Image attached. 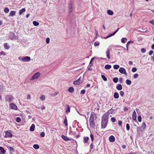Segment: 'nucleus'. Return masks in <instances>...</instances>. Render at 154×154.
Segmentation results:
<instances>
[{
    "label": "nucleus",
    "mask_w": 154,
    "mask_h": 154,
    "mask_svg": "<svg viewBox=\"0 0 154 154\" xmlns=\"http://www.w3.org/2000/svg\"><path fill=\"white\" fill-rule=\"evenodd\" d=\"M116 89L118 90H121L122 88V87L121 84H119L117 85L116 87Z\"/></svg>",
    "instance_id": "nucleus-14"
},
{
    "label": "nucleus",
    "mask_w": 154,
    "mask_h": 154,
    "mask_svg": "<svg viewBox=\"0 0 154 154\" xmlns=\"http://www.w3.org/2000/svg\"><path fill=\"white\" fill-rule=\"evenodd\" d=\"M6 101L9 102V103L11 102L14 99L13 97L12 96H9V95H7L5 97Z\"/></svg>",
    "instance_id": "nucleus-4"
},
{
    "label": "nucleus",
    "mask_w": 154,
    "mask_h": 154,
    "mask_svg": "<svg viewBox=\"0 0 154 154\" xmlns=\"http://www.w3.org/2000/svg\"><path fill=\"white\" fill-rule=\"evenodd\" d=\"M26 11V9L25 8H23L20 10L19 11V14L21 15L24 12Z\"/></svg>",
    "instance_id": "nucleus-21"
},
{
    "label": "nucleus",
    "mask_w": 154,
    "mask_h": 154,
    "mask_svg": "<svg viewBox=\"0 0 154 154\" xmlns=\"http://www.w3.org/2000/svg\"><path fill=\"white\" fill-rule=\"evenodd\" d=\"M111 67L112 66L111 65L107 64L105 66L104 68L108 70L110 69L111 68Z\"/></svg>",
    "instance_id": "nucleus-23"
},
{
    "label": "nucleus",
    "mask_w": 154,
    "mask_h": 154,
    "mask_svg": "<svg viewBox=\"0 0 154 154\" xmlns=\"http://www.w3.org/2000/svg\"><path fill=\"white\" fill-rule=\"evenodd\" d=\"M10 106L11 109L14 110H16L17 109V106L15 105L14 103L10 104Z\"/></svg>",
    "instance_id": "nucleus-9"
},
{
    "label": "nucleus",
    "mask_w": 154,
    "mask_h": 154,
    "mask_svg": "<svg viewBox=\"0 0 154 154\" xmlns=\"http://www.w3.org/2000/svg\"><path fill=\"white\" fill-rule=\"evenodd\" d=\"M94 44L95 46H98L99 45L100 43L98 42H94Z\"/></svg>",
    "instance_id": "nucleus-47"
},
{
    "label": "nucleus",
    "mask_w": 154,
    "mask_h": 154,
    "mask_svg": "<svg viewBox=\"0 0 154 154\" xmlns=\"http://www.w3.org/2000/svg\"><path fill=\"white\" fill-rule=\"evenodd\" d=\"M116 33L115 31L114 32H113L110 35V36H112L114 35H115Z\"/></svg>",
    "instance_id": "nucleus-63"
},
{
    "label": "nucleus",
    "mask_w": 154,
    "mask_h": 154,
    "mask_svg": "<svg viewBox=\"0 0 154 154\" xmlns=\"http://www.w3.org/2000/svg\"><path fill=\"white\" fill-rule=\"evenodd\" d=\"M119 82L121 83H122L123 78H122L121 77L119 79Z\"/></svg>",
    "instance_id": "nucleus-58"
},
{
    "label": "nucleus",
    "mask_w": 154,
    "mask_h": 154,
    "mask_svg": "<svg viewBox=\"0 0 154 154\" xmlns=\"http://www.w3.org/2000/svg\"><path fill=\"white\" fill-rule=\"evenodd\" d=\"M116 33L115 31L114 32H113L110 35V36H112L114 35H115Z\"/></svg>",
    "instance_id": "nucleus-62"
},
{
    "label": "nucleus",
    "mask_w": 154,
    "mask_h": 154,
    "mask_svg": "<svg viewBox=\"0 0 154 154\" xmlns=\"http://www.w3.org/2000/svg\"><path fill=\"white\" fill-rule=\"evenodd\" d=\"M5 137H12L13 135L11 133V131L10 130L7 131L5 132Z\"/></svg>",
    "instance_id": "nucleus-7"
},
{
    "label": "nucleus",
    "mask_w": 154,
    "mask_h": 154,
    "mask_svg": "<svg viewBox=\"0 0 154 154\" xmlns=\"http://www.w3.org/2000/svg\"><path fill=\"white\" fill-rule=\"evenodd\" d=\"M113 111V109L112 108L110 109L109 111H108V112L106 113L107 114V113H108V112H109V113H108L107 115H108V116L109 114H112Z\"/></svg>",
    "instance_id": "nucleus-36"
},
{
    "label": "nucleus",
    "mask_w": 154,
    "mask_h": 154,
    "mask_svg": "<svg viewBox=\"0 0 154 154\" xmlns=\"http://www.w3.org/2000/svg\"><path fill=\"white\" fill-rule=\"evenodd\" d=\"M110 50L109 48H108L107 49V51H106V57L108 59H110Z\"/></svg>",
    "instance_id": "nucleus-15"
},
{
    "label": "nucleus",
    "mask_w": 154,
    "mask_h": 154,
    "mask_svg": "<svg viewBox=\"0 0 154 154\" xmlns=\"http://www.w3.org/2000/svg\"><path fill=\"white\" fill-rule=\"evenodd\" d=\"M137 70V69L136 67H134L132 68L131 71L133 72H135Z\"/></svg>",
    "instance_id": "nucleus-49"
},
{
    "label": "nucleus",
    "mask_w": 154,
    "mask_h": 154,
    "mask_svg": "<svg viewBox=\"0 0 154 154\" xmlns=\"http://www.w3.org/2000/svg\"><path fill=\"white\" fill-rule=\"evenodd\" d=\"M131 43H134V42L132 41H130L128 42L126 44H128V45L130 44Z\"/></svg>",
    "instance_id": "nucleus-55"
},
{
    "label": "nucleus",
    "mask_w": 154,
    "mask_h": 154,
    "mask_svg": "<svg viewBox=\"0 0 154 154\" xmlns=\"http://www.w3.org/2000/svg\"><path fill=\"white\" fill-rule=\"evenodd\" d=\"M21 121V118L19 117H17V118L16 119V121L18 122L19 123Z\"/></svg>",
    "instance_id": "nucleus-38"
},
{
    "label": "nucleus",
    "mask_w": 154,
    "mask_h": 154,
    "mask_svg": "<svg viewBox=\"0 0 154 154\" xmlns=\"http://www.w3.org/2000/svg\"><path fill=\"white\" fill-rule=\"evenodd\" d=\"M66 109L65 112L67 113H68V112H70V107L68 104H66Z\"/></svg>",
    "instance_id": "nucleus-11"
},
{
    "label": "nucleus",
    "mask_w": 154,
    "mask_h": 154,
    "mask_svg": "<svg viewBox=\"0 0 154 154\" xmlns=\"http://www.w3.org/2000/svg\"><path fill=\"white\" fill-rule=\"evenodd\" d=\"M132 118L133 120L136 121V122H137V120L136 113L135 110L134 111L133 113Z\"/></svg>",
    "instance_id": "nucleus-10"
},
{
    "label": "nucleus",
    "mask_w": 154,
    "mask_h": 154,
    "mask_svg": "<svg viewBox=\"0 0 154 154\" xmlns=\"http://www.w3.org/2000/svg\"><path fill=\"white\" fill-rule=\"evenodd\" d=\"M8 147H8V148L9 149V150L10 152H14L15 151L14 149L12 147L9 146Z\"/></svg>",
    "instance_id": "nucleus-35"
},
{
    "label": "nucleus",
    "mask_w": 154,
    "mask_h": 154,
    "mask_svg": "<svg viewBox=\"0 0 154 154\" xmlns=\"http://www.w3.org/2000/svg\"><path fill=\"white\" fill-rule=\"evenodd\" d=\"M62 138L65 141H68L70 140V139L68 138L67 137L64 135H62L61 136Z\"/></svg>",
    "instance_id": "nucleus-18"
},
{
    "label": "nucleus",
    "mask_w": 154,
    "mask_h": 154,
    "mask_svg": "<svg viewBox=\"0 0 154 154\" xmlns=\"http://www.w3.org/2000/svg\"><path fill=\"white\" fill-rule=\"evenodd\" d=\"M141 51L142 53H144L146 52V50L144 48H142Z\"/></svg>",
    "instance_id": "nucleus-54"
},
{
    "label": "nucleus",
    "mask_w": 154,
    "mask_h": 154,
    "mask_svg": "<svg viewBox=\"0 0 154 154\" xmlns=\"http://www.w3.org/2000/svg\"><path fill=\"white\" fill-rule=\"evenodd\" d=\"M16 11H11L10 13H9V16H14L16 14Z\"/></svg>",
    "instance_id": "nucleus-16"
},
{
    "label": "nucleus",
    "mask_w": 154,
    "mask_h": 154,
    "mask_svg": "<svg viewBox=\"0 0 154 154\" xmlns=\"http://www.w3.org/2000/svg\"><path fill=\"white\" fill-rule=\"evenodd\" d=\"M50 42V38H47L46 39V42L47 44H48Z\"/></svg>",
    "instance_id": "nucleus-56"
},
{
    "label": "nucleus",
    "mask_w": 154,
    "mask_h": 154,
    "mask_svg": "<svg viewBox=\"0 0 154 154\" xmlns=\"http://www.w3.org/2000/svg\"><path fill=\"white\" fill-rule=\"evenodd\" d=\"M149 23H150L151 24H152L153 25V26H154V23H153V20L150 21L149 22Z\"/></svg>",
    "instance_id": "nucleus-64"
},
{
    "label": "nucleus",
    "mask_w": 154,
    "mask_h": 154,
    "mask_svg": "<svg viewBox=\"0 0 154 154\" xmlns=\"http://www.w3.org/2000/svg\"><path fill=\"white\" fill-rule=\"evenodd\" d=\"M31 60V58L29 56H25V57H23L21 59V60L24 62H29Z\"/></svg>",
    "instance_id": "nucleus-8"
},
{
    "label": "nucleus",
    "mask_w": 154,
    "mask_h": 154,
    "mask_svg": "<svg viewBox=\"0 0 154 154\" xmlns=\"http://www.w3.org/2000/svg\"><path fill=\"white\" fill-rule=\"evenodd\" d=\"M6 153V151L4 148L1 146H0V153L2 154H5Z\"/></svg>",
    "instance_id": "nucleus-13"
},
{
    "label": "nucleus",
    "mask_w": 154,
    "mask_h": 154,
    "mask_svg": "<svg viewBox=\"0 0 154 154\" xmlns=\"http://www.w3.org/2000/svg\"><path fill=\"white\" fill-rule=\"evenodd\" d=\"M84 141L83 143H87L88 142V140H89V138L88 137L85 136L83 138Z\"/></svg>",
    "instance_id": "nucleus-17"
},
{
    "label": "nucleus",
    "mask_w": 154,
    "mask_h": 154,
    "mask_svg": "<svg viewBox=\"0 0 154 154\" xmlns=\"http://www.w3.org/2000/svg\"><path fill=\"white\" fill-rule=\"evenodd\" d=\"M138 76V75L137 73L134 74L133 76V78L134 79H137Z\"/></svg>",
    "instance_id": "nucleus-48"
},
{
    "label": "nucleus",
    "mask_w": 154,
    "mask_h": 154,
    "mask_svg": "<svg viewBox=\"0 0 154 154\" xmlns=\"http://www.w3.org/2000/svg\"><path fill=\"white\" fill-rule=\"evenodd\" d=\"M33 147L35 149H37L39 148V146L38 144H35L33 145Z\"/></svg>",
    "instance_id": "nucleus-30"
},
{
    "label": "nucleus",
    "mask_w": 154,
    "mask_h": 154,
    "mask_svg": "<svg viewBox=\"0 0 154 154\" xmlns=\"http://www.w3.org/2000/svg\"><path fill=\"white\" fill-rule=\"evenodd\" d=\"M153 51H152V50H150V51H149V55H151L153 54Z\"/></svg>",
    "instance_id": "nucleus-59"
},
{
    "label": "nucleus",
    "mask_w": 154,
    "mask_h": 154,
    "mask_svg": "<svg viewBox=\"0 0 154 154\" xmlns=\"http://www.w3.org/2000/svg\"><path fill=\"white\" fill-rule=\"evenodd\" d=\"M63 124L64 125L66 126H67L68 125V123H67V118L66 116H65V119L64 120L63 122Z\"/></svg>",
    "instance_id": "nucleus-24"
},
{
    "label": "nucleus",
    "mask_w": 154,
    "mask_h": 154,
    "mask_svg": "<svg viewBox=\"0 0 154 154\" xmlns=\"http://www.w3.org/2000/svg\"><path fill=\"white\" fill-rule=\"evenodd\" d=\"M68 91L70 93H72L74 91V89L72 87H70L68 89Z\"/></svg>",
    "instance_id": "nucleus-25"
},
{
    "label": "nucleus",
    "mask_w": 154,
    "mask_h": 154,
    "mask_svg": "<svg viewBox=\"0 0 154 154\" xmlns=\"http://www.w3.org/2000/svg\"><path fill=\"white\" fill-rule=\"evenodd\" d=\"M41 75L40 73L39 72H37L34 74L31 78L30 80H34L38 79L40 76Z\"/></svg>",
    "instance_id": "nucleus-2"
},
{
    "label": "nucleus",
    "mask_w": 154,
    "mask_h": 154,
    "mask_svg": "<svg viewBox=\"0 0 154 154\" xmlns=\"http://www.w3.org/2000/svg\"><path fill=\"white\" fill-rule=\"evenodd\" d=\"M35 128V125L34 124H32V125L31 126H30L29 130L31 131H34Z\"/></svg>",
    "instance_id": "nucleus-20"
},
{
    "label": "nucleus",
    "mask_w": 154,
    "mask_h": 154,
    "mask_svg": "<svg viewBox=\"0 0 154 154\" xmlns=\"http://www.w3.org/2000/svg\"><path fill=\"white\" fill-rule=\"evenodd\" d=\"M45 133L44 132H42L41 133L40 135L42 137H44L45 136Z\"/></svg>",
    "instance_id": "nucleus-42"
},
{
    "label": "nucleus",
    "mask_w": 154,
    "mask_h": 154,
    "mask_svg": "<svg viewBox=\"0 0 154 154\" xmlns=\"http://www.w3.org/2000/svg\"><path fill=\"white\" fill-rule=\"evenodd\" d=\"M33 25L35 26H38L39 24V23L38 22L35 21H34L33 22Z\"/></svg>",
    "instance_id": "nucleus-32"
},
{
    "label": "nucleus",
    "mask_w": 154,
    "mask_h": 154,
    "mask_svg": "<svg viewBox=\"0 0 154 154\" xmlns=\"http://www.w3.org/2000/svg\"><path fill=\"white\" fill-rule=\"evenodd\" d=\"M4 47L5 48L7 49H8L10 48V46L8 45L7 43H4Z\"/></svg>",
    "instance_id": "nucleus-26"
},
{
    "label": "nucleus",
    "mask_w": 154,
    "mask_h": 154,
    "mask_svg": "<svg viewBox=\"0 0 154 154\" xmlns=\"http://www.w3.org/2000/svg\"><path fill=\"white\" fill-rule=\"evenodd\" d=\"M111 121L113 122H114L116 121V119L115 118L113 117L111 118Z\"/></svg>",
    "instance_id": "nucleus-50"
},
{
    "label": "nucleus",
    "mask_w": 154,
    "mask_h": 154,
    "mask_svg": "<svg viewBox=\"0 0 154 154\" xmlns=\"http://www.w3.org/2000/svg\"><path fill=\"white\" fill-rule=\"evenodd\" d=\"M137 130L138 134L139 135L140 133V131H142L141 127H137Z\"/></svg>",
    "instance_id": "nucleus-29"
},
{
    "label": "nucleus",
    "mask_w": 154,
    "mask_h": 154,
    "mask_svg": "<svg viewBox=\"0 0 154 154\" xmlns=\"http://www.w3.org/2000/svg\"><path fill=\"white\" fill-rule=\"evenodd\" d=\"M101 77L105 81H106L107 80V78L104 75H101Z\"/></svg>",
    "instance_id": "nucleus-34"
},
{
    "label": "nucleus",
    "mask_w": 154,
    "mask_h": 154,
    "mask_svg": "<svg viewBox=\"0 0 154 154\" xmlns=\"http://www.w3.org/2000/svg\"><path fill=\"white\" fill-rule=\"evenodd\" d=\"M107 13L110 15H112L113 14V12L111 10H108L107 11Z\"/></svg>",
    "instance_id": "nucleus-27"
},
{
    "label": "nucleus",
    "mask_w": 154,
    "mask_h": 154,
    "mask_svg": "<svg viewBox=\"0 0 154 154\" xmlns=\"http://www.w3.org/2000/svg\"><path fill=\"white\" fill-rule=\"evenodd\" d=\"M113 82L115 83H117L118 81V79L117 77H114L113 79Z\"/></svg>",
    "instance_id": "nucleus-31"
},
{
    "label": "nucleus",
    "mask_w": 154,
    "mask_h": 154,
    "mask_svg": "<svg viewBox=\"0 0 154 154\" xmlns=\"http://www.w3.org/2000/svg\"><path fill=\"white\" fill-rule=\"evenodd\" d=\"M128 109L127 107H125L124 108V110L125 111H128Z\"/></svg>",
    "instance_id": "nucleus-61"
},
{
    "label": "nucleus",
    "mask_w": 154,
    "mask_h": 154,
    "mask_svg": "<svg viewBox=\"0 0 154 154\" xmlns=\"http://www.w3.org/2000/svg\"><path fill=\"white\" fill-rule=\"evenodd\" d=\"M89 123L90 127L93 128L95 126L94 119H89Z\"/></svg>",
    "instance_id": "nucleus-5"
},
{
    "label": "nucleus",
    "mask_w": 154,
    "mask_h": 154,
    "mask_svg": "<svg viewBox=\"0 0 154 154\" xmlns=\"http://www.w3.org/2000/svg\"><path fill=\"white\" fill-rule=\"evenodd\" d=\"M81 79V77H80L78 79L73 82V84L75 85H80L81 83H82L83 81Z\"/></svg>",
    "instance_id": "nucleus-3"
},
{
    "label": "nucleus",
    "mask_w": 154,
    "mask_h": 154,
    "mask_svg": "<svg viewBox=\"0 0 154 154\" xmlns=\"http://www.w3.org/2000/svg\"><path fill=\"white\" fill-rule=\"evenodd\" d=\"M119 72L121 73L125 74L126 76L127 75V73L126 70L124 68L120 67L119 69Z\"/></svg>",
    "instance_id": "nucleus-6"
},
{
    "label": "nucleus",
    "mask_w": 154,
    "mask_h": 154,
    "mask_svg": "<svg viewBox=\"0 0 154 154\" xmlns=\"http://www.w3.org/2000/svg\"><path fill=\"white\" fill-rule=\"evenodd\" d=\"M93 113H94V112L92 113V112L91 113V116H90V119H94Z\"/></svg>",
    "instance_id": "nucleus-45"
},
{
    "label": "nucleus",
    "mask_w": 154,
    "mask_h": 154,
    "mask_svg": "<svg viewBox=\"0 0 154 154\" xmlns=\"http://www.w3.org/2000/svg\"><path fill=\"white\" fill-rule=\"evenodd\" d=\"M85 93V89H83L81 90L80 92V94H84Z\"/></svg>",
    "instance_id": "nucleus-43"
},
{
    "label": "nucleus",
    "mask_w": 154,
    "mask_h": 154,
    "mask_svg": "<svg viewBox=\"0 0 154 154\" xmlns=\"http://www.w3.org/2000/svg\"><path fill=\"white\" fill-rule=\"evenodd\" d=\"M119 93H120V95L122 97L124 95V92L123 91H120V92H119Z\"/></svg>",
    "instance_id": "nucleus-51"
},
{
    "label": "nucleus",
    "mask_w": 154,
    "mask_h": 154,
    "mask_svg": "<svg viewBox=\"0 0 154 154\" xmlns=\"http://www.w3.org/2000/svg\"><path fill=\"white\" fill-rule=\"evenodd\" d=\"M108 121V117L106 113L104 114L101 119V128H104L107 126Z\"/></svg>",
    "instance_id": "nucleus-1"
},
{
    "label": "nucleus",
    "mask_w": 154,
    "mask_h": 154,
    "mask_svg": "<svg viewBox=\"0 0 154 154\" xmlns=\"http://www.w3.org/2000/svg\"><path fill=\"white\" fill-rule=\"evenodd\" d=\"M72 11V4L71 3H70L69 6V12L71 13Z\"/></svg>",
    "instance_id": "nucleus-22"
},
{
    "label": "nucleus",
    "mask_w": 154,
    "mask_h": 154,
    "mask_svg": "<svg viewBox=\"0 0 154 154\" xmlns=\"http://www.w3.org/2000/svg\"><path fill=\"white\" fill-rule=\"evenodd\" d=\"M126 84L128 85H130L131 83V81L130 80L127 79L126 81Z\"/></svg>",
    "instance_id": "nucleus-28"
},
{
    "label": "nucleus",
    "mask_w": 154,
    "mask_h": 154,
    "mask_svg": "<svg viewBox=\"0 0 154 154\" xmlns=\"http://www.w3.org/2000/svg\"><path fill=\"white\" fill-rule=\"evenodd\" d=\"M45 99V97L44 95H42L40 97V99L42 100H44Z\"/></svg>",
    "instance_id": "nucleus-52"
},
{
    "label": "nucleus",
    "mask_w": 154,
    "mask_h": 154,
    "mask_svg": "<svg viewBox=\"0 0 154 154\" xmlns=\"http://www.w3.org/2000/svg\"><path fill=\"white\" fill-rule=\"evenodd\" d=\"M114 98L117 99L119 98V95L118 93L117 92H116L114 93Z\"/></svg>",
    "instance_id": "nucleus-19"
},
{
    "label": "nucleus",
    "mask_w": 154,
    "mask_h": 154,
    "mask_svg": "<svg viewBox=\"0 0 154 154\" xmlns=\"http://www.w3.org/2000/svg\"><path fill=\"white\" fill-rule=\"evenodd\" d=\"M11 35L13 36L14 38H16V36L15 35L14 33H12Z\"/></svg>",
    "instance_id": "nucleus-57"
},
{
    "label": "nucleus",
    "mask_w": 154,
    "mask_h": 154,
    "mask_svg": "<svg viewBox=\"0 0 154 154\" xmlns=\"http://www.w3.org/2000/svg\"><path fill=\"white\" fill-rule=\"evenodd\" d=\"M4 11L5 13H7L9 12V10L8 8L6 7L4 8Z\"/></svg>",
    "instance_id": "nucleus-33"
},
{
    "label": "nucleus",
    "mask_w": 154,
    "mask_h": 154,
    "mask_svg": "<svg viewBox=\"0 0 154 154\" xmlns=\"http://www.w3.org/2000/svg\"><path fill=\"white\" fill-rule=\"evenodd\" d=\"M90 137L91 138V140L92 142L94 140V135L92 134L91 133V134L90 135Z\"/></svg>",
    "instance_id": "nucleus-40"
},
{
    "label": "nucleus",
    "mask_w": 154,
    "mask_h": 154,
    "mask_svg": "<svg viewBox=\"0 0 154 154\" xmlns=\"http://www.w3.org/2000/svg\"><path fill=\"white\" fill-rule=\"evenodd\" d=\"M119 67V66L118 65H115L113 66V68L116 69H117Z\"/></svg>",
    "instance_id": "nucleus-37"
},
{
    "label": "nucleus",
    "mask_w": 154,
    "mask_h": 154,
    "mask_svg": "<svg viewBox=\"0 0 154 154\" xmlns=\"http://www.w3.org/2000/svg\"><path fill=\"white\" fill-rule=\"evenodd\" d=\"M126 129L127 131H128L130 129V125L128 124H127L126 125Z\"/></svg>",
    "instance_id": "nucleus-44"
},
{
    "label": "nucleus",
    "mask_w": 154,
    "mask_h": 154,
    "mask_svg": "<svg viewBox=\"0 0 154 154\" xmlns=\"http://www.w3.org/2000/svg\"><path fill=\"white\" fill-rule=\"evenodd\" d=\"M125 40L126 41L127 40V39L125 38H123L121 39V42L122 43H125Z\"/></svg>",
    "instance_id": "nucleus-39"
},
{
    "label": "nucleus",
    "mask_w": 154,
    "mask_h": 154,
    "mask_svg": "<svg viewBox=\"0 0 154 154\" xmlns=\"http://www.w3.org/2000/svg\"><path fill=\"white\" fill-rule=\"evenodd\" d=\"M138 121L140 122L141 121H142V118H141V117L140 116H138Z\"/></svg>",
    "instance_id": "nucleus-46"
},
{
    "label": "nucleus",
    "mask_w": 154,
    "mask_h": 154,
    "mask_svg": "<svg viewBox=\"0 0 154 154\" xmlns=\"http://www.w3.org/2000/svg\"><path fill=\"white\" fill-rule=\"evenodd\" d=\"M122 122L121 121L119 120L118 122V124L119 125L121 126L122 125Z\"/></svg>",
    "instance_id": "nucleus-53"
},
{
    "label": "nucleus",
    "mask_w": 154,
    "mask_h": 154,
    "mask_svg": "<svg viewBox=\"0 0 154 154\" xmlns=\"http://www.w3.org/2000/svg\"><path fill=\"white\" fill-rule=\"evenodd\" d=\"M109 140L111 142H113L115 140V138L113 136L111 135L109 137Z\"/></svg>",
    "instance_id": "nucleus-12"
},
{
    "label": "nucleus",
    "mask_w": 154,
    "mask_h": 154,
    "mask_svg": "<svg viewBox=\"0 0 154 154\" xmlns=\"http://www.w3.org/2000/svg\"><path fill=\"white\" fill-rule=\"evenodd\" d=\"M146 124L145 122H143L142 123V125L141 126V128H143L144 129H145L146 128Z\"/></svg>",
    "instance_id": "nucleus-41"
},
{
    "label": "nucleus",
    "mask_w": 154,
    "mask_h": 154,
    "mask_svg": "<svg viewBox=\"0 0 154 154\" xmlns=\"http://www.w3.org/2000/svg\"><path fill=\"white\" fill-rule=\"evenodd\" d=\"M90 148L91 149V150L93 148V143L92 142L91 143V144L90 145Z\"/></svg>",
    "instance_id": "nucleus-60"
}]
</instances>
